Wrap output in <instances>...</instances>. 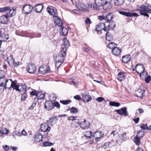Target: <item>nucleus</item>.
I'll list each match as a JSON object with an SVG mask.
<instances>
[{
    "instance_id": "4be33fe9",
    "label": "nucleus",
    "mask_w": 151,
    "mask_h": 151,
    "mask_svg": "<svg viewBox=\"0 0 151 151\" xmlns=\"http://www.w3.org/2000/svg\"><path fill=\"white\" fill-rule=\"evenodd\" d=\"M121 52V50L118 47H116L112 50V53L113 55L116 56L119 55Z\"/></svg>"
},
{
    "instance_id": "79ce46f5",
    "label": "nucleus",
    "mask_w": 151,
    "mask_h": 151,
    "mask_svg": "<svg viewBox=\"0 0 151 151\" xmlns=\"http://www.w3.org/2000/svg\"><path fill=\"white\" fill-rule=\"evenodd\" d=\"M8 83H9V84L11 85L10 87H7L8 88H10L11 87L12 88L17 85L16 83V81H13L11 79L9 80Z\"/></svg>"
},
{
    "instance_id": "13d9d810",
    "label": "nucleus",
    "mask_w": 151,
    "mask_h": 151,
    "mask_svg": "<svg viewBox=\"0 0 151 151\" xmlns=\"http://www.w3.org/2000/svg\"><path fill=\"white\" fill-rule=\"evenodd\" d=\"M77 118L76 116H71L68 117V119L69 120L74 121Z\"/></svg>"
},
{
    "instance_id": "de8ad7c7",
    "label": "nucleus",
    "mask_w": 151,
    "mask_h": 151,
    "mask_svg": "<svg viewBox=\"0 0 151 151\" xmlns=\"http://www.w3.org/2000/svg\"><path fill=\"white\" fill-rule=\"evenodd\" d=\"M119 13L120 14L127 17H129L131 16L130 14H129V12H126L124 11H119Z\"/></svg>"
},
{
    "instance_id": "a18cd8bd",
    "label": "nucleus",
    "mask_w": 151,
    "mask_h": 151,
    "mask_svg": "<svg viewBox=\"0 0 151 151\" xmlns=\"http://www.w3.org/2000/svg\"><path fill=\"white\" fill-rule=\"evenodd\" d=\"M78 109L76 107H72L70 109V112L73 114H76L78 112Z\"/></svg>"
},
{
    "instance_id": "09e8293b",
    "label": "nucleus",
    "mask_w": 151,
    "mask_h": 151,
    "mask_svg": "<svg viewBox=\"0 0 151 151\" xmlns=\"http://www.w3.org/2000/svg\"><path fill=\"white\" fill-rule=\"evenodd\" d=\"M43 144L45 147L50 146L53 145V144L52 143L49 142H44Z\"/></svg>"
},
{
    "instance_id": "ddd939ff",
    "label": "nucleus",
    "mask_w": 151,
    "mask_h": 151,
    "mask_svg": "<svg viewBox=\"0 0 151 151\" xmlns=\"http://www.w3.org/2000/svg\"><path fill=\"white\" fill-rule=\"evenodd\" d=\"M44 107L45 109L48 110H50L54 108L52 101L51 100L46 101L45 103Z\"/></svg>"
},
{
    "instance_id": "0e129e2a",
    "label": "nucleus",
    "mask_w": 151,
    "mask_h": 151,
    "mask_svg": "<svg viewBox=\"0 0 151 151\" xmlns=\"http://www.w3.org/2000/svg\"><path fill=\"white\" fill-rule=\"evenodd\" d=\"M19 86L17 84L16 85V86L12 87V88L14 90L15 89L17 91H19Z\"/></svg>"
},
{
    "instance_id": "4d7b16f0",
    "label": "nucleus",
    "mask_w": 151,
    "mask_h": 151,
    "mask_svg": "<svg viewBox=\"0 0 151 151\" xmlns=\"http://www.w3.org/2000/svg\"><path fill=\"white\" fill-rule=\"evenodd\" d=\"M145 80L146 83H148L151 80V78L150 76H147V77H145Z\"/></svg>"
},
{
    "instance_id": "5fc2aeb1",
    "label": "nucleus",
    "mask_w": 151,
    "mask_h": 151,
    "mask_svg": "<svg viewBox=\"0 0 151 151\" xmlns=\"http://www.w3.org/2000/svg\"><path fill=\"white\" fill-rule=\"evenodd\" d=\"M96 100L99 102H101L103 101L104 100V99L102 97H100L97 98L96 99Z\"/></svg>"
},
{
    "instance_id": "9b49d317",
    "label": "nucleus",
    "mask_w": 151,
    "mask_h": 151,
    "mask_svg": "<svg viewBox=\"0 0 151 151\" xmlns=\"http://www.w3.org/2000/svg\"><path fill=\"white\" fill-rule=\"evenodd\" d=\"M9 80L7 79L5 77L0 78V86L3 87L5 89H6L7 86V83L9 82Z\"/></svg>"
},
{
    "instance_id": "2f4dec72",
    "label": "nucleus",
    "mask_w": 151,
    "mask_h": 151,
    "mask_svg": "<svg viewBox=\"0 0 151 151\" xmlns=\"http://www.w3.org/2000/svg\"><path fill=\"white\" fill-rule=\"evenodd\" d=\"M60 32L61 35L64 36L67 34L68 30L65 27H61Z\"/></svg>"
},
{
    "instance_id": "473e14b6",
    "label": "nucleus",
    "mask_w": 151,
    "mask_h": 151,
    "mask_svg": "<svg viewBox=\"0 0 151 151\" xmlns=\"http://www.w3.org/2000/svg\"><path fill=\"white\" fill-rule=\"evenodd\" d=\"M19 87H21V88H19V92L22 93H25L27 91L26 86L25 84H22Z\"/></svg>"
},
{
    "instance_id": "c9c22d12",
    "label": "nucleus",
    "mask_w": 151,
    "mask_h": 151,
    "mask_svg": "<svg viewBox=\"0 0 151 151\" xmlns=\"http://www.w3.org/2000/svg\"><path fill=\"white\" fill-rule=\"evenodd\" d=\"M84 134L87 139H89L91 137L92 133L91 131H85L84 132Z\"/></svg>"
},
{
    "instance_id": "8fccbe9b",
    "label": "nucleus",
    "mask_w": 151,
    "mask_h": 151,
    "mask_svg": "<svg viewBox=\"0 0 151 151\" xmlns=\"http://www.w3.org/2000/svg\"><path fill=\"white\" fill-rule=\"evenodd\" d=\"M71 101L70 100H67L65 101H60V102L63 104L66 105L70 103Z\"/></svg>"
},
{
    "instance_id": "4468645a",
    "label": "nucleus",
    "mask_w": 151,
    "mask_h": 151,
    "mask_svg": "<svg viewBox=\"0 0 151 151\" xmlns=\"http://www.w3.org/2000/svg\"><path fill=\"white\" fill-rule=\"evenodd\" d=\"M83 100L85 103L88 102L92 99L91 96H90L88 93H83L82 94Z\"/></svg>"
},
{
    "instance_id": "423d86ee",
    "label": "nucleus",
    "mask_w": 151,
    "mask_h": 151,
    "mask_svg": "<svg viewBox=\"0 0 151 151\" xmlns=\"http://www.w3.org/2000/svg\"><path fill=\"white\" fill-rule=\"evenodd\" d=\"M76 5L77 8L83 12H88V9L86 6L80 1L76 2Z\"/></svg>"
},
{
    "instance_id": "5701e85b",
    "label": "nucleus",
    "mask_w": 151,
    "mask_h": 151,
    "mask_svg": "<svg viewBox=\"0 0 151 151\" xmlns=\"http://www.w3.org/2000/svg\"><path fill=\"white\" fill-rule=\"evenodd\" d=\"M95 0V1H94V4H93L91 2H90L88 4L87 6L88 8H92L94 10L99 9V8L97 6V4L96 3L97 0Z\"/></svg>"
},
{
    "instance_id": "9d476101",
    "label": "nucleus",
    "mask_w": 151,
    "mask_h": 151,
    "mask_svg": "<svg viewBox=\"0 0 151 151\" xmlns=\"http://www.w3.org/2000/svg\"><path fill=\"white\" fill-rule=\"evenodd\" d=\"M113 16V13H109L105 17H100L99 19L101 20L104 19L107 22L112 21Z\"/></svg>"
},
{
    "instance_id": "3c124183",
    "label": "nucleus",
    "mask_w": 151,
    "mask_h": 151,
    "mask_svg": "<svg viewBox=\"0 0 151 151\" xmlns=\"http://www.w3.org/2000/svg\"><path fill=\"white\" fill-rule=\"evenodd\" d=\"M22 94V97L21 98V100L22 101H24L26 99L27 97V94L25 93H21Z\"/></svg>"
},
{
    "instance_id": "c85d7f7f",
    "label": "nucleus",
    "mask_w": 151,
    "mask_h": 151,
    "mask_svg": "<svg viewBox=\"0 0 151 151\" xmlns=\"http://www.w3.org/2000/svg\"><path fill=\"white\" fill-rule=\"evenodd\" d=\"M124 74V73L121 72L119 73L117 76V79L120 81H123L125 78Z\"/></svg>"
},
{
    "instance_id": "49530a36",
    "label": "nucleus",
    "mask_w": 151,
    "mask_h": 151,
    "mask_svg": "<svg viewBox=\"0 0 151 151\" xmlns=\"http://www.w3.org/2000/svg\"><path fill=\"white\" fill-rule=\"evenodd\" d=\"M62 63V61L61 60H58L56 61L55 63V67L57 68V69L61 65Z\"/></svg>"
},
{
    "instance_id": "f3484780",
    "label": "nucleus",
    "mask_w": 151,
    "mask_h": 151,
    "mask_svg": "<svg viewBox=\"0 0 151 151\" xmlns=\"http://www.w3.org/2000/svg\"><path fill=\"white\" fill-rule=\"evenodd\" d=\"M79 125L82 129H87L89 127L90 124L88 121L84 120L83 122H81Z\"/></svg>"
},
{
    "instance_id": "e2e57ef3",
    "label": "nucleus",
    "mask_w": 151,
    "mask_h": 151,
    "mask_svg": "<svg viewBox=\"0 0 151 151\" xmlns=\"http://www.w3.org/2000/svg\"><path fill=\"white\" fill-rule=\"evenodd\" d=\"M85 22L86 24H91V22L90 19L88 18H87L85 20Z\"/></svg>"
},
{
    "instance_id": "864d4df0",
    "label": "nucleus",
    "mask_w": 151,
    "mask_h": 151,
    "mask_svg": "<svg viewBox=\"0 0 151 151\" xmlns=\"http://www.w3.org/2000/svg\"><path fill=\"white\" fill-rule=\"evenodd\" d=\"M55 119L56 120H57V117L55 116H54L51 117H50L49 119V121L51 123H52L54 120Z\"/></svg>"
},
{
    "instance_id": "4c0bfd02",
    "label": "nucleus",
    "mask_w": 151,
    "mask_h": 151,
    "mask_svg": "<svg viewBox=\"0 0 151 151\" xmlns=\"http://www.w3.org/2000/svg\"><path fill=\"white\" fill-rule=\"evenodd\" d=\"M124 0H114L115 4L117 6L122 5L124 2Z\"/></svg>"
},
{
    "instance_id": "2eb2a0df",
    "label": "nucleus",
    "mask_w": 151,
    "mask_h": 151,
    "mask_svg": "<svg viewBox=\"0 0 151 151\" xmlns=\"http://www.w3.org/2000/svg\"><path fill=\"white\" fill-rule=\"evenodd\" d=\"M127 109L126 107H124L120 109L116 110L115 111L119 115L126 116L128 115V112L127 111Z\"/></svg>"
},
{
    "instance_id": "6ab92c4d",
    "label": "nucleus",
    "mask_w": 151,
    "mask_h": 151,
    "mask_svg": "<svg viewBox=\"0 0 151 151\" xmlns=\"http://www.w3.org/2000/svg\"><path fill=\"white\" fill-rule=\"evenodd\" d=\"M54 23L56 25H59V26H62L63 24L61 19L58 15L54 16L53 17Z\"/></svg>"
},
{
    "instance_id": "c756f323",
    "label": "nucleus",
    "mask_w": 151,
    "mask_h": 151,
    "mask_svg": "<svg viewBox=\"0 0 151 151\" xmlns=\"http://www.w3.org/2000/svg\"><path fill=\"white\" fill-rule=\"evenodd\" d=\"M106 40L109 41L113 40V37L111 34L109 32L107 31L106 34Z\"/></svg>"
},
{
    "instance_id": "ea45409f",
    "label": "nucleus",
    "mask_w": 151,
    "mask_h": 151,
    "mask_svg": "<svg viewBox=\"0 0 151 151\" xmlns=\"http://www.w3.org/2000/svg\"><path fill=\"white\" fill-rule=\"evenodd\" d=\"M9 131L6 128L3 129V130H0V136H2L3 134H6L8 133Z\"/></svg>"
},
{
    "instance_id": "f704fd0d",
    "label": "nucleus",
    "mask_w": 151,
    "mask_h": 151,
    "mask_svg": "<svg viewBox=\"0 0 151 151\" xmlns=\"http://www.w3.org/2000/svg\"><path fill=\"white\" fill-rule=\"evenodd\" d=\"M120 139L122 140L125 141L126 140L127 138L126 133L125 132H123V133L120 136V135L118 134Z\"/></svg>"
},
{
    "instance_id": "a211bd4d",
    "label": "nucleus",
    "mask_w": 151,
    "mask_h": 151,
    "mask_svg": "<svg viewBox=\"0 0 151 151\" xmlns=\"http://www.w3.org/2000/svg\"><path fill=\"white\" fill-rule=\"evenodd\" d=\"M96 30L97 31L99 32L103 29L104 31H107L106 26L103 23H101L96 26Z\"/></svg>"
},
{
    "instance_id": "b1692460",
    "label": "nucleus",
    "mask_w": 151,
    "mask_h": 151,
    "mask_svg": "<svg viewBox=\"0 0 151 151\" xmlns=\"http://www.w3.org/2000/svg\"><path fill=\"white\" fill-rule=\"evenodd\" d=\"M0 37L1 39L3 41H6L9 38L8 35L6 33H1V32L0 30Z\"/></svg>"
},
{
    "instance_id": "1a4fd4ad",
    "label": "nucleus",
    "mask_w": 151,
    "mask_h": 151,
    "mask_svg": "<svg viewBox=\"0 0 151 151\" xmlns=\"http://www.w3.org/2000/svg\"><path fill=\"white\" fill-rule=\"evenodd\" d=\"M40 129L42 131L46 132L47 134H48L51 128L47 123H44L41 124Z\"/></svg>"
},
{
    "instance_id": "39448f33",
    "label": "nucleus",
    "mask_w": 151,
    "mask_h": 151,
    "mask_svg": "<svg viewBox=\"0 0 151 151\" xmlns=\"http://www.w3.org/2000/svg\"><path fill=\"white\" fill-rule=\"evenodd\" d=\"M33 9V7L31 5L26 4L23 6L22 11L24 14H28L31 12Z\"/></svg>"
},
{
    "instance_id": "774afa93",
    "label": "nucleus",
    "mask_w": 151,
    "mask_h": 151,
    "mask_svg": "<svg viewBox=\"0 0 151 151\" xmlns=\"http://www.w3.org/2000/svg\"><path fill=\"white\" fill-rule=\"evenodd\" d=\"M37 91H32L30 93V94L32 96H37Z\"/></svg>"
},
{
    "instance_id": "338daca9",
    "label": "nucleus",
    "mask_w": 151,
    "mask_h": 151,
    "mask_svg": "<svg viewBox=\"0 0 151 151\" xmlns=\"http://www.w3.org/2000/svg\"><path fill=\"white\" fill-rule=\"evenodd\" d=\"M3 148L4 150L5 151H8L9 149V146L7 145H5L3 146Z\"/></svg>"
},
{
    "instance_id": "bb28decb",
    "label": "nucleus",
    "mask_w": 151,
    "mask_h": 151,
    "mask_svg": "<svg viewBox=\"0 0 151 151\" xmlns=\"http://www.w3.org/2000/svg\"><path fill=\"white\" fill-rule=\"evenodd\" d=\"M131 59L130 56L129 55H127L122 57V61L125 63H127L129 62Z\"/></svg>"
},
{
    "instance_id": "6e6d98bb",
    "label": "nucleus",
    "mask_w": 151,
    "mask_h": 151,
    "mask_svg": "<svg viewBox=\"0 0 151 151\" xmlns=\"http://www.w3.org/2000/svg\"><path fill=\"white\" fill-rule=\"evenodd\" d=\"M54 107L55 106L58 108H59L60 107V104L57 101H55L53 103Z\"/></svg>"
},
{
    "instance_id": "cd10ccee",
    "label": "nucleus",
    "mask_w": 151,
    "mask_h": 151,
    "mask_svg": "<svg viewBox=\"0 0 151 151\" xmlns=\"http://www.w3.org/2000/svg\"><path fill=\"white\" fill-rule=\"evenodd\" d=\"M42 136L41 134L39 133L36 134L34 138L35 139L37 142H39L42 140Z\"/></svg>"
},
{
    "instance_id": "72a5a7b5",
    "label": "nucleus",
    "mask_w": 151,
    "mask_h": 151,
    "mask_svg": "<svg viewBox=\"0 0 151 151\" xmlns=\"http://www.w3.org/2000/svg\"><path fill=\"white\" fill-rule=\"evenodd\" d=\"M134 142L137 145H139L140 143V141L139 138V136L138 135H136V137L134 138Z\"/></svg>"
},
{
    "instance_id": "a878e982",
    "label": "nucleus",
    "mask_w": 151,
    "mask_h": 151,
    "mask_svg": "<svg viewBox=\"0 0 151 151\" xmlns=\"http://www.w3.org/2000/svg\"><path fill=\"white\" fill-rule=\"evenodd\" d=\"M103 134H102L101 132L97 131L94 133L93 136L96 139H99L103 137Z\"/></svg>"
},
{
    "instance_id": "bf43d9fd",
    "label": "nucleus",
    "mask_w": 151,
    "mask_h": 151,
    "mask_svg": "<svg viewBox=\"0 0 151 151\" xmlns=\"http://www.w3.org/2000/svg\"><path fill=\"white\" fill-rule=\"evenodd\" d=\"M4 71L2 70H0V78H3L4 77Z\"/></svg>"
},
{
    "instance_id": "0eeeda50",
    "label": "nucleus",
    "mask_w": 151,
    "mask_h": 151,
    "mask_svg": "<svg viewBox=\"0 0 151 151\" xmlns=\"http://www.w3.org/2000/svg\"><path fill=\"white\" fill-rule=\"evenodd\" d=\"M47 12L53 17L57 15V10L55 7L50 6L47 7Z\"/></svg>"
},
{
    "instance_id": "412c9836",
    "label": "nucleus",
    "mask_w": 151,
    "mask_h": 151,
    "mask_svg": "<svg viewBox=\"0 0 151 151\" xmlns=\"http://www.w3.org/2000/svg\"><path fill=\"white\" fill-rule=\"evenodd\" d=\"M109 22H110L109 24L108 25V26H106L107 31H108L110 29H114L116 26V24L114 21H111Z\"/></svg>"
},
{
    "instance_id": "f257e3e1",
    "label": "nucleus",
    "mask_w": 151,
    "mask_h": 151,
    "mask_svg": "<svg viewBox=\"0 0 151 151\" xmlns=\"http://www.w3.org/2000/svg\"><path fill=\"white\" fill-rule=\"evenodd\" d=\"M151 7V5L145 3L141 5L138 6V9L137 10L140 12V14L141 15H144L148 18L149 16L147 13H151V9H150Z\"/></svg>"
},
{
    "instance_id": "7ed1b4c3",
    "label": "nucleus",
    "mask_w": 151,
    "mask_h": 151,
    "mask_svg": "<svg viewBox=\"0 0 151 151\" xmlns=\"http://www.w3.org/2000/svg\"><path fill=\"white\" fill-rule=\"evenodd\" d=\"M15 9H13V12L10 14L7 13L4 15H2L0 17V22L3 24H6L8 21V17H11L15 15Z\"/></svg>"
},
{
    "instance_id": "37998d69",
    "label": "nucleus",
    "mask_w": 151,
    "mask_h": 151,
    "mask_svg": "<svg viewBox=\"0 0 151 151\" xmlns=\"http://www.w3.org/2000/svg\"><path fill=\"white\" fill-rule=\"evenodd\" d=\"M44 97V94L42 92H38L37 95V97L38 99H41Z\"/></svg>"
},
{
    "instance_id": "20e7f679",
    "label": "nucleus",
    "mask_w": 151,
    "mask_h": 151,
    "mask_svg": "<svg viewBox=\"0 0 151 151\" xmlns=\"http://www.w3.org/2000/svg\"><path fill=\"white\" fill-rule=\"evenodd\" d=\"M136 68V71L138 73L140 74V76L144 74L145 68L143 65L141 64H138L136 65L135 66Z\"/></svg>"
},
{
    "instance_id": "a19ab883",
    "label": "nucleus",
    "mask_w": 151,
    "mask_h": 151,
    "mask_svg": "<svg viewBox=\"0 0 151 151\" xmlns=\"http://www.w3.org/2000/svg\"><path fill=\"white\" fill-rule=\"evenodd\" d=\"M109 104L110 106L116 107H118L121 105L120 103L114 101H110Z\"/></svg>"
},
{
    "instance_id": "aec40b11",
    "label": "nucleus",
    "mask_w": 151,
    "mask_h": 151,
    "mask_svg": "<svg viewBox=\"0 0 151 151\" xmlns=\"http://www.w3.org/2000/svg\"><path fill=\"white\" fill-rule=\"evenodd\" d=\"M6 12V14H11L13 10H11L9 6H6L0 8V12Z\"/></svg>"
},
{
    "instance_id": "7c9ffc66",
    "label": "nucleus",
    "mask_w": 151,
    "mask_h": 151,
    "mask_svg": "<svg viewBox=\"0 0 151 151\" xmlns=\"http://www.w3.org/2000/svg\"><path fill=\"white\" fill-rule=\"evenodd\" d=\"M66 47H63L62 48L61 52L62 54H60L59 56H58L56 57V58H58L60 57L63 58L65 56L66 52Z\"/></svg>"
},
{
    "instance_id": "680f3d73",
    "label": "nucleus",
    "mask_w": 151,
    "mask_h": 151,
    "mask_svg": "<svg viewBox=\"0 0 151 151\" xmlns=\"http://www.w3.org/2000/svg\"><path fill=\"white\" fill-rule=\"evenodd\" d=\"M12 64L13 65L14 67L17 68L20 65V62H17L15 63L14 62V63Z\"/></svg>"
},
{
    "instance_id": "f8f14e48",
    "label": "nucleus",
    "mask_w": 151,
    "mask_h": 151,
    "mask_svg": "<svg viewBox=\"0 0 151 151\" xmlns=\"http://www.w3.org/2000/svg\"><path fill=\"white\" fill-rule=\"evenodd\" d=\"M49 71V69L45 65L41 66L39 70V73L41 74H44L47 73Z\"/></svg>"
},
{
    "instance_id": "603ef678",
    "label": "nucleus",
    "mask_w": 151,
    "mask_h": 151,
    "mask_svg": "<svg viewBox=\"0 0 151 151\" xmlns=\"http://www.w3.org/2000/svg\"><path fill=\"white\" fill-rule=\"evenodd\" d=\"M141 128L144 129H148L147 125V124H142L140 127Z\"/></svg>"
},
{
    "instance_id": "e433bc0d",
    "label": "nucleus",
    "mask_w": 151,
    "mask_h": 151,
    "mask_svg": "<svg viewBox=\"0 0 151 151\" xmlns=\"http://www.w3.org/2000/svg\"><path fill=\"white\" fill-rule=\"evenodd\" d=\"M8 63H9L14 64V60L13 59V57L12 55H10L9 56L7 57V58Z\"/></svg>"
},
{
    "instance_id": "6e6552de",
    "label": "nucleus",
    "mask_w": 151,
    "mask_h": 151,
    "mask_svg": "<svg viewBox=\"0 0 151 151\" xmlns=\"http://www.w3.org/2000/svg\"><path fill=\"white\" fill-rule=\"evenodd\" d=\"M146 88L143 85H141L140 88L138 90L136 93V96L141 99L144 96V92Z\"/></svg>"
},
{
    "instance_id": "69168bd1",
    "label": "nucleus",
    "mask_w": 151,
    "mask_h": 151,
    "mask_svg": "<svg viewBox=\"0 0 151 151\" xmlns=\"http://www.w3.org/2000/svg\"><path fill=\"white\" fill-rule=\"evenodd\" d=\"M129 14H130L131 16H129V17H131L132 16H133L134 17H138L139 16V15L138 14L136 13H129Z\"/></svg>"
},
{
    "instance_id": "dca6fc26",
    "label": "nucleus",
    "mask_w": 151,
    "mask_h": 151,
    "mask_svg": "<svg viewBox=\"0 0 151 151\" xmlns=\"http://www.w3.org/2000/svg\"><path fill=\"white\" fill-rule=\"evenodd\" d=\"M27 69L29 73H33L36 71V67L34 64H29L28 65Z\"/></svg>"
},
{
    "instance_id": "393cba45",
    "label": "nucleus",
    "mask_w": 151,
    "mask_h": 151,
    "mask_svg": "<svg viewBox=\"0 0 151 151\" xmlns=\"http://www.w3.org/2000/svg\"><path fill=\"white\" fill-rule=\"evenodd\" d=\"M43 7V5L42 4H37L35 6V9L36 12L37 13L41 12Z\"/></svg>"
},
{
    "instance_id": "f03ea898",
    "label": "nucleus",
    "mask_w": 151,
    "mask_h": 151,
    "mask_svg": "<svg viewBox=\"0 0 151 151\" xmlns=\"http://www.w3.org/2000/svg\"><path fill=\"white\" fill-rule=\"evenodd\" d=\"M111 1H102V0H97L96 3L97 4V6L99 8V9L96 10H100V6H102L103 9L104 10H108L111 9L112 7L111 4Z\"/></svg>"
},
{
    "instance_id": "052dcab7",
    "label": "nucleus",
    "mask_w": 151,
    "mask_h": 151,
    "mask_svg": "<svg viewBox=\"0 0 151 151\" xmlns=\"http://www.w3.org/2000/svg\"><path fill=\"white\" fill-rule=\"evenodd\" d=\"M73 97L75 99L78 101H80L81 99V97L78 95H76L74 96Z\"/></svg>"
},
{
    "instance_id": "c03bdc74",
    "label": "nucleus",
    "mask_w": 151,
    "mask_h": 151,
    "mask_svg": "<svg viewBox=\"0 0 151 151\" xmlns=\"http://www.w3.org/2000/svg\"><path fill=\"white\" fill-rule=\"evenodd\" d=\"M63 42V45L65 47H68L70 45V43L66 38H65L64 39Z\"/></svg>"
},
{
    "instance_id": "58836bf2",
    "label": "nucleus",
    "mask_w": 151,
    "mask_h": 151,
    "mask_svg": "<svg viewBox=\"0 0 151 151\" xmlns=\"http://www.w3.org/2000/svg\"><path fill=\"white\" fill-rule=\"evenodd\" d=\"M117 45L115 43L111 42L108 44L107 45V47L110 49H112V50L114 47H116Z\"/></svg>"
}]
</instances>
